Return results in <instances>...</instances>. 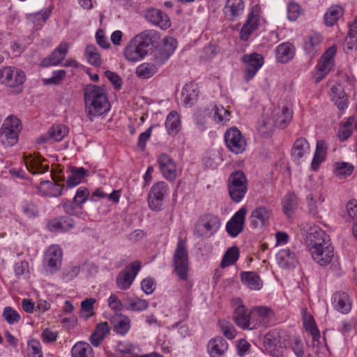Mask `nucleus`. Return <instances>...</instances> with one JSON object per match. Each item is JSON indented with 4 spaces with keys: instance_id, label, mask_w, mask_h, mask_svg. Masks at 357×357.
Instances as JSON below:
<instances>
[{
    "instance_id": "obj_33",
    "label": "nucleus",
    "mask_w": 357,
    "mask_h": 357,
    "mask_svg": "<svg viewBox=\"0 0 357 357\" xmlns=\"http://www.w3.org/2000/svg\"><path fill=\"white\" fill-rule=\"evenodd\" d=\"M295 47L291 43H282L275 50L277 60L280 63H287L294 56Z\"/></svg>"
},
{
    "instance_id": "obj_53",
    "label": "nucleus",
    "mask_w": 357,
    "mask_h": 357,
    "mask_svg": "<svg viewBox=\"0 0 357 357\" xmlns=\"http://www.w3.org/2000/svg\"><path fill=\"white\" fill-rule=\"evenodd\" d=\"M218 323L222 332L227 339L233 340L236 337V329L231 322L223 319L220 320Z\"/></svg>"
},
{
    "instance_id": "obj_26",
    "label": "nucleus",
    "mask_w": 357,
    "mask_h": 357,
    "mask_svg": "<svg viewBox=\"0 0 357 357\" xmlns=\"http://www.w3.org/2000/svg\"><path fill=\"white\" fill-rule=\"evenodd\" d=\"M38 190L40 193L47 197H59L64 193V185L58 184L55 181H43L40 182Z\"/></svg>"
},
{
    "instance_id": "obj_20",
    "label": "nucleus",
    "mask_w": 357,
    "mask_h": 357,
    "mask_svg": "<svg viewBox=\"0 0 357 357\" xmlns=\"http://www.w3.org/2000/svg\"><path fill=\"white\" fill-rule=\"evenodd\" d=\"M310 252L313 260L321 266L329 264L333 257V248L330 243L311 248Z\"/></svg>"
},
{
    "instance_id": "obj_21",
    "label": "nucleus",
    "mask_w": 357,
    "mask_h": 357,
    "mask_svg": "<svg viewBox=\"0 0 357 357\" xmlns=\"http://www.w3.org/2000/svg\"><path fill=\"white\" fill-rule=\"evenodd\" d=\"M68 132V128L64 125H54L48 132L37 139L38 144L50 143L61 141Z\"/></svg>"
},
{
    "instance_id": "obj_48",
    "label": "nucleus",
    "mask_w": 357,
    "mask_h": 357,
    "mask_svg": "<svg viewBox=\"0 0 357 357\" xmlns=\"http://www.w3.org/2000/svg\"><path fill=\"white\" fill-rule=\"evenodd\" d=\"M303 321L305 330L310 333L313 340H318L320 337V334L314 318L305 312L303 314Z\"/></svg>"
},
{
    "instance_id": "obj_57",
    "label": "nucleus",
    "mask_w": 357,
    "mask_h": 357,
    "mask_svg": "<svg viewBox=\"0 0 357 357\" xmlns=\"http://www.w3.org/2000/svg\"><path fill=\"white\" fill-rule=\"evenodd\" d=\"M80 272V267L76 264H70L63 271L62 277L65 282H68L76 278Z\"/></svg>"
},
{
    "instance_id": "obj_39",
    "label": "nucleus",
    "mask_w": 357,
    "mask_h": 357,
    "mask_svg": "<svg viewBox=\"0 0 357 357\" xmlns=\"http://www.w3.org/2000/svg\"><path fill=\"white\" fill-rule=\"evenodd\" d=\"M27 169L32 174H43L48 171L49 165H43L40 157L29 155L24 158Z\"/></svg>"
},
{
    "instance_id": "obj_7",
    "label": "nucleus",
    "mask_w": 357,
    "mask_h": 357,
    "mask_svg": "<svg viewBox=\"0 0 357 357\" xmlns=\"http://www.w3.org/2000/svg\"><path fill=\"white\" fill-rule=\"evenodd\" d=\"M169 191L168 185L163 181L154 183L148 195V204L153 211H160L162 207L165 197Z\"/></svg>"
},
{
    "instance_id": "obj_49",
    "label": "nucleus",
    "mask_w": 357,
    "mask_h": 357,
    "mask_svg": "<svg viewBox=\"0 0 357 357\" xmlns=\"http://www.w3.org/2000/svg\"><path fill=\"white\" fill-rule=\"evenodd\" d=\"M298 206V198L294 193L287 194L282 200L284 213L289 216Z\"/></svg>"
},
{
    "instance_id": "obj_12",
    "label": "nucleus",
    "mask_w": 357,
    "mask_h": 357,
    "mask_svg": "<svg viewBox=\"0 0 357 357\" xmlns=\"http://www.w3.org/2000/svg\"><path fill=\"white\" fill-rule=\"evenodd\" d=\"M231 305L234 308L233 320L243 330L249 329L250 326V311L239 298H233Z\"/></svg>"
},
{
    "instance_id": "obj_44",
    "label": "nucleus",
    "mask_w": 357,
    "mask_h": 357,
    "mask_svg": "<svg viewBox=\"0 0 357 357\" xmlns=\"http://www.w3.org/2000/svg\"><path fill=\"white\" fill-rule=\"evenodd\" d=\"M125 307L127 310L141 312L146 310L149 305L146 300L139 298H127L124 300Z\"/></svg>"
},
{
    "instance_id": "obj_9",
    "label": "nucleus",
    "mask_w": 357,
    "mask_h": 357,
    "mask_svg": "<svg viewBox=\"0 0 357 357\" xmlns=\"http://www.w3.org/2000/svg\"><path fill=\"white\" fill-rule=\"evenodd\" d=\"M273 317V312L269 307L261 306L252 308L250 310V330L256 329L261 326H268Z\"/></svg>"
},
{
    "instance_id": "obj_61",
    "label": "nucleus",
    "mask_w": 357,
    "mask_h": 357,
    "mask_svg": "<svg viewBox=\"0 0 357 357\" xmlns=\"http://www.w3.org/2000/svg\"><path fill=\"white\" fill-rule=\"evenodd\" d=\"M171 54L164 50L160 46L157 48L153 54V62L157 64L158 67L163 65L170 57Z\"/></svg>"
},
{
    "instance_id": "obj_14",
    "label": "nucleus",
    "mask_w": 357,
    "mask_h": 357,
    "mask_svg": "<svg viewBox=\"0 0 357 357\" xmlns=\"http://www.w3.org/2000/svg\"><path fill=\"white\" fill-rule=\"evenodd\" d=\"M264 347L273 357H282L284 355V349L280 342V335L277 331H269L265 335Z\"/></svg>"
},
{
    "instance_id": "obj_10",
    "label": "nucleus",
    "mask_w": 357,
    "mask_h": 357,
    "mask_svg": "<svg viewBox=\"0 0 357 357\" xmlns=\"http://www.w3.org/2000/svg\"><path fill=\"white\" fill-rule=\"evenodd\" d=\"M225 141L228 149L236 154L241 153L246 149V140L236 128H231L225 132Z\"/></svg>"
},
{
    "instance_id": "obj_34",
    "label": "nucleus",
    "mask_w": 357,
    "mask_h": 357,
    "mask_svg": "<svg viewBox=\"0 0 357 357\" xmlns=\"http://www.w3.org/2000/svg\"><path fill=\"white\" fill-rule=\"evenodd\" d=\"M332 100L340 109H344L348 106V99L344 88L340 83H335L331 87Z\"/></svg>"
},
{
    "instance_id": "obj_56",
    "label": "nucleus",
    "mask_w": 357,
    "mask_h": 357,
    "mask_svg": "<svg viewBox=\"0 0 357 357\" xmlns=\"http://www.w3.org/2000/svg\"><path fill=\"white\" fill-rule=\"evenodd\" d=\"M322 36L318 33H314L308 36L305 44V47L308 52H312L322 42Z\"/></svg>"
},
{
    "instance_id": "obj_36",
    "label": "nucleus",
    "mask_w": 357,
    "mask_h": 357,
    "mask_svg": "<svg viewBox=\"0 0 357 357\" xmlns=\"http://www.w3.org/2000/svg\"><path fill=\"white\" fill-rule=\"evenodd\" d=\"M198 95L197 85L193 82L185 84L181 92L183 102L185 106L192 105L197 101Z\"/></svg>"
},
{
    "instance_id": "obj_31",
    "label": "nucleus",
    "mask_w": 357,
    "mask_h": 357,
    "mask_svg": "<svg viewBox=\"0 0 357 357\" xmlns=\"http://www.w3.org/2000/svg\"><path fill=\"white\" fill-rule=\"evenodd\" d=\"M344 9L342 6L335 4L330 6L324 15V23L326 26L331 27L344 15Z\"/></svg>"
},
{
    "instance_id": "obj_16",
    "label": "nucleus",
    "mask_w": 357,
    "mask_h": 357,
    "mask_svg": "<svg viewBox=\"0 0 357 357\" xmlns=\"http://www.w3.org/2000/svg\"><path fill=\"white\" fill-rule=\"evenodd\" d=\"M246 214V208L242 207L228 221L226 225V230L230 236L236 237L243 231Z\"/></svg>"
},
{
    "instance_id": "obj_30",
    "label": "nucleus",
    "mask_w": 357,
    "mask_h": 357,
    "mask_svg": "<svg viewBox=\"0 0 357 357\" xmlns=\"http://www.w3.org/2000/svg\"><path fill=\"white\" fill-rule=\"evenodd\" d=\"M74 220L69 217L62 216L49 221L47 227L52 232H65L74 227Z\"/></svg>"
},
{
    "instance_id": "obj_41",
    "label": "nucleus",
    "mask_w": 357,
    "mask_h": 357,
    "mask_svg": "<svg viewBox=\"0 0 357 357\" xmlns=\"http://www.w3.org/2000/svg\"><path fill=\"white\" fill-rule=\"evenodd\" d=\"M327 153V144L324 140H318L316 150L312 162V168L317 170L319 165L324 161Z\"/></svg>"
},
{
    "instance_id": "obj_24",
    "label": "nucleus",
    "mask_w": 357,
    "mask_h": 357,
    "mask_svg": "<svg viewBox=\"0 0 357 357\" xmlns=\"http://www.w3.org/2000/svg\"><path fill=\"white\" fill-rule=\"evenodd\" d=\"M332 305L338 312L347 314L352 307V301L347 292L338 291L332 296Z\"/></svg>"
},
{
    "instance_id": "obj_51",
    "label": "nucleus",
    "mask_w": 357,
    "mask_h": 357,
    "mask_svg": "<svg viewBox=\"0 0 357 357\" xmlns=\"http://www.w3.org/2000/svg\"><path fill=\"white\" fill-rule=\"evenodd\" d=\"M239 257V250L237 247L229 248L225 253L222 261L221 266L222 268L228 267L234 264Z\"/></svg>"
},
{
    "instance_id": "obj_40",
    "label": "nucleus",
    "mask_w": 357,
    "mask_h": 357,
    "mask_svg": "<svg viewBox=\"0 0 357 357\" xmlns=\"http://www.w3.org/2000/svg\"><path fill=\"white\" fill-rule=\"evenodd\" d=\"M241 279L243 284L252 290H259L262 287V281L255 272H242Z\"/></svg>"
},
{
    "instance_id": "obj_4",
    "label": "nucleus",
    "mask_w": 357,
    "mask_h": 357,
    "mask_svg": "<svg viewBox=\"0 0 357 357\" xmlns=\"http://www.w3.org/2000/svg\"><path fill=\"white\" fill-rule=\"evenodd\" d=\"M22 129V124L19 119L10 115L3 121L0 130V140L9 146L15 144L18 139V135Z\"/></svg>"
},
{
    "instance_id": "obj_19",
    "label": "nucleus",
    "mask_w": 357,
    "mask_h": 357,
    "mask_svg": "<svg viewBox=\"0 0 357 357\" xmlns=\"http://www.w3.org/2000/svg\"><path fill=\"white\" fill-rule=\"evenodd\" d=\"M329 241V236L324 230L317 227L310 228L305 238L309 251H310L311 248H317L324 244L326 245L330 243Z\"/></svg>"
},
{
    "instance_id": "obj_58",
    "label": "nucleus",
    "mask_w": 357,
    "mask_h": 357,
    "mask_svg": "<svg viewBox=\"0 0 357 357\" xmlns=\"http://www.w3.org/2000/svg\"><path fill=\"white\" fill-rule=\"evenodd\" d=\"M27 347L29 357H43L41 344L38 340H31L29 341Z\"/></svg>"
},
{
    "instance_id": "obj_17",
    "label": "nucleus",
    "mask_w": 357,
    "mask_h": 357,
    "mask_svg": "<svg viewBox=\"0 0 357 357\" xmlns=\"http://www.w3.org/2000/svg\"><path fill=\"white\" fill-rule=\"evenodd\" d=\"M336 54L335 46L329 47L321 56V59L317 65L319 76L316 78L317 82L321 80L334 66V57Z\"/></svg>"
},
{
    "instance_id": "obj_6",
    "label": "nucleus",
    "mask_w": 357,
    "mask_h": 357,
    "mask_svg": "<svg viewBox=\"0 0 357 357\" xmlns=\"http://www.w3.org/2000/svg\"><path fill=\"white\" fill-rule=\"evenodd\" d=\"M25 79V73L15 67L6 66L0 70V82L8 87L19 88Z\"/></svg>"
},
{
    "instance_id": "obj_47",
    "label": "nucleus",
    "mask_w": 357,
    "mask_h": 357,
    "mask_svg": "<svg viewBox=\"0 0 357 357\" xmlns=\"http://www.w3.org/2000/svg\"><path fill=\"white\" fill-rule=\"evenodd\" d=\"M73 357H93L91 347L85 342L76 343L71 350Z\"/></svg>"
},
{
    "instance_id": "obj_37",
    "label": "nucleus",
    "mask_w": 357,
    "mask_h": 357,
    "mask_svg": "<svg viewBox=\"0 0 357 357\" xmlns=\"http://www.w3.org/2000/svg\"><path fill=\"white\" fill-rule=\"evenodd\" d=\"M110 328L107 322H100L96 326L90 337V342L94 347H98L109 333Z\"/></svg>"
},
{
    "instance_id": "obj_52",
    "label": "nucleus",
    "mask_w": 357,
    "mask_h": 357,
    "mask_svg": "<svg viewBox=\"0 0 357 357\" xmlns=\"http://www.w3.org/2000/svg\"><path fill=\"white\" fill-rule=\"evenodd\" d=\"M335 173L336 176L340 178H344L350 176L354 169V167L352 164L345 162H337L335 163Z\"/></svg>"
},
{
    "instance_id": "obj_27",
    "label": "nucleus",
    "mask_w": 357,
    "mask_h": 357,
    "mask_svg": "<svg viewBox=\"0 0 357 357\" xmlns=\"http://www.w3.org/2000/svg\"><path fill=\"white\" fill-rule=\"evenodd\" d=\"M244 8L243 0H227L223 10L225 17L233 21L243 13Z\"/></svg>"
},
{
    "instance_id": "obj_45",
    "label": "nucleus",
    "mask_w": 357,
    "mask_h": 357,
    "mask_svg": "<svg viewBox=\"0 0 357 357\" xmlns=\"http://www.w3.org/2000/svg\"><path fill=\"white\" fill-rule=\"evenodd\" d=\"M348 27L349 31L345 43L347 48L352 50L357 47V15L352 22L348 23Z\"/></svg>"
},
{
    "instance_id": "obj_35",
    "label": "nucleus",
    "mask_w": 357,
    "mask_h": 357,
    "mask_svg": "<svg viewBox=\"0 0 357 357\" xmlns=\"http://www.w3.org/2000/svg\"><path fill=\"white\" fill-rule=\"evenodd\" d=\"M62 250L58 245L50 246L45 253V261L48 267L57 269L61 263Z\"/></svg>"
},
{
    "instance_id": "obj_28",
    "label": "nucleus",
    "mask_w": 357,
    "mask_h": 357,
    "mask_svg": "<svg viewBox=\"0 0 357 357\" xmlns=\"http://www.w3.org/2000/svg\"><path fill=\"white\" fill-rule=\"evenodd\" d=\"M276 260L278 265L284 268H294L298 263L296 254L289 248L280 250L276 255Z\"/></svg>"
},
{
    "instance_id": "obj_1",
    "label": "nucleus",
    "mask_w": 357,
    "mask_h": 357,
    "mask_svg": "<svg viewBox=\"0 0 357 357\" xmlns=\"http://www.w3.org/2000/svg\"><path fill=\"white\" fill-rule=\"evenodd\" d=\"M85 107L91 121L109 110L110 105L105 89L96 85H88L84 89Z\"/></svg>"
},
{
    "instance_id": "obj_50",
    "label": "nucleus",
    "mask_w": 357,
    "mask_h": 357,
    "mask_svg": "<svg viewBox=\"0 0 357 357\" xmlns=\"http://www.w3.org/2000/svg\"><path fill=\"white\" fill-rule=\"evenodd\" d=\"M85 56L91 65L98 66L101 64V56L95 45H88L86 47Z\"/></svg>"
},
{
    "instance_id": "obj_54",
    "label": "nucleus",
    "mask_w": 357,
    "mask_h": 357,
    "mask_svg": "<svg viewBox=\"0 0 357 357\" xmlns=\"http://www.w3.org/2000/svg\"><path fill=\"white\" fill-rule=\"evenodd\" d=\"M2 315L9 324L18 323L21 319L20 314L11 307H4Z\"/></svg>"
},
{
    "instance_id": "obj_25",
    "label": "nucleus",
    "mask_w": 357,
    "mask_h": 357,
    "mask_svg": "<svg viewBox=\"0 0 357 357\" xmlns=\"http://www.w3.org/2000/svg\"><path fill=\"white\" fill-rule=\"evenodd\" d=\"M310 152V146L307 140L304 137H299L294 142L291 149V158L297 162L301 159L307 158Z\"/></svg>"
},
{
    "instance_id": "obj_22",
    "label": "nucleus",
    "mask_w": 357,
    "mask_h": 357,
    "mask_svg": "<svg viewBox=\"0 0 357 357\" xmlns=\"http://www.w3.org/2000/svg\"><path fill=\"white\" fill-rule=\"evenodd\" d=\"M146 19L153 25L162 29H167L171 26L169 16L164 12L156 8H149L145 13Z\"/></svg>"
},
{
    "instance_id": "obj_62",
    "label": "nucleus",
    "mask_w": 357,
    "mask_h": 357,
    "mask_svg": "<svg viewBox=\"0 0 357 357\" xmlns=\"http://www.w3.org/2000/svg\"><path fill=\"white\" fill-rule=\"evenodd\" d=\"M21 207L22 212L26 217L33 218L38 215V210L33 203L24 202L22 204Z\"/></svg>"
},
{
    "instance_id": "obj_59",
    "label": "nucleus",
    "mask_w": 357,
    "mask_h": 357,
    "mask_svg": "<svg viewBox=\"0 0 357 357\" xmlns=\"http://www.w3.org/2000/svg\"><path fill=\"white\" fill-rule=\"evenodd\" d=\"M96 300L93 298H86L82 301L81 303V313L83 317L89 318L91 317L93 313V305Z\"/></svg>"
},
{
    "instance_id": "obj_11",
    "label": "nucleus",
    "mask_w": 357,
    "mask_h": 357,
    "mask_svg": "<svg viewBox=\"0 0 357 357\" xmlns=\"http://www.w3.org/2000/svg\"><path fill=\"white\" fill-rule=\"evenodd\" d=\"M140 268L141 264L139 261L128 265L116 276V282L118 288L122 290L130 288Z\"/></svg>"
},
{
    "instance_id": "obj_32",
    "label": "nucleus",
    "mask_w": 357,
    "mask_h": 357,
    "mask_svg": "<svg viewBox=\"0 0 357 357\" xmlns=\"http://www.w3.org/2000/svg\"><path fill=\"white\" fill-rule=\"evenodd\" d=\"M227 349V342L222 337H214L208 344V353L211 357H223Z\"/></svg>"
},
{
    "instance_id": "obj_8",
    "label": "nucleus",
    "mask_w": 357,
    "mask_h": 357,
    "mask_svg": "<svg viewBox=\"0 0 357 357\" xmlns=\"http://www.w3.org/2000/svg\"><path fill=\"white\" fill-rule=\"evenodd\" d=\"M244 65V75L246 82L252 79L264 64V57L257 52L245 54L241 57Z\"/></svg>"
},
{
    "instance_id": "obj_42",
    "label": "nucleus",
    "mask_w": 357,
    "mask_h": 357,
    "mask_svg": "<svg viewBox=\"0 0 357 357\" xmlns=\"http://www.w3.org/2000/svg\"><path fill=\"white\" fill-rule=\"evenodd\" d=\"M204 115H212L215 121L225 124L229 120L230 112L222 105H213L211 107V112H204Z\"/></svg>"
},
{
    "instance_id": "obj_64",
    "label": "nucleus",
    "mask_w": 357,
    "mask_h": 357,
    "mask_svg": "<svg viewBox=\"0 0 357 357\" xmlns=\"http://www.w3.org/2000/svg\"><path fill=\"white\" fill-rule=\"evenodd\" d=\"M89 191L85 187H80L77 189L75 196L74 197V202L77 204L82 205L86 202Z\"/></svg>"
},
{
    "instance_id": "obj_46",
    "label": "nucleus",
    "mask_w": 357,
    "mask_h": 357,
    "mask_svg": "<svg viewBox=\"0 0 357 357\" xmlns=\"http://www.w3.org/2000/svg\"><path fill=\"white\" fill-rule=\"evenodd\" d=\"M181 122L178 114L175 112H171L167 116L165 127L169 135H176L180 129Z\"/></svg>"
},
{
    "instance_id": "obj_55",
    "label": "nucleus",
    "mask_w": 357,
    "mask_h": 357,
    "mask_svg": "<svg viewBox=\"0 0 357 357\" xmlns=\"http://www.w3.org/2000/svg\"><path fill=\"white\" fill-rule=\"evenodd\" d=\"M289 347L294 351L296 357H303L304 355V346L301 339L294 336L289 340Z\"/></svg>"
},
{
    "instance_id": "obj_43",
    "label": "nucleus",
    "mask_w": 357,
    "mask_h": 357,
    "mask_svg": "<svg viewBox=\"0 0 357 357\" xmlns=\"http://www.w3.org/2000/svg\"><path fill=\"white\" fill-rule=\"evenodd\" d=\"M157 64L153 63H143L136 68L135 73L137 76L142 79H148L153 76L158 70Z\"/></svg>"
},
{
    "instance_id": "obj_38",
    "label": "nucleus",
    "mask_w": 357,
    "mask_h": 357,
    "mask_svg": "<svg viewBox=\"0 0 357 357\" xmlns=\"http://www.w3.org/2000/svg\"><path fill=\"white\" fill-rule=\"evenodd\" d=\"M112 322L114 325V331L120 335L127 334L131 327L130 319L128 316L121 314L114 317Z\"/></svg>"
},
{
    "instance_id": "obj_3",
    "label": "nucleus",
    "mask_w": 357,
    "mask_h": 357,
    "mask_svg": "<svg viewBox=\"0 0 357 357\" xmlns=\"http://www.w3.org/2000/svg\"><path fill=\"white\" fill-rule=\"evenodd\" d=\"M227 188L231 200L239 203L248 191L247 178L244 173L241 171L231 173L228 178Z\"/></svg>"
},
{
    "instance_id": "obj_5",
    "label": "nucleus",
    "mask_w": 357,
    "mask_h": 357,
    "mask_svg": "<svg viewBox=\"0 0 357 357\" xmlns=\"http://www.w3.org/2000/svg\"><path fill=\"white\" fill-rule=\"evenodd\" d=\"M174 264L176 275L180 279L186 280L188 272V252L185 242L181 238L178 239L175 250Z\"/></svg>"
},
{
    "instance_id": "obj_60",
    "label": "nucleus",
    "mask_w": 357,
    "mask_h": 357,
    "mask_svg": "<svg viewBox=\"0 0 357 357\" xmlns=\"http://www.w3.org/2000/svg\"><path fill=\"white\" fill-rule=\"evenodd\" d=\"M292 116V112L288 107H284L282 110V115L278 117L276 123L280 128L283 129L287 127Z\"/></svg>"
},
{
    "instance_id": "obj_2",
    "label": "nucleus",
    "mask_w": 357,
    "mask_h": 357,
    "mask_svg": "<svg viewBox=\"0 0 357 357\" xmlns=\"http://www.w3.org/2000/svg\"><path fill=\"white\" fill-rule=\"evenodd\" d=\"M153 33L145 31L136 35L123 50L125 58L130 62H137L143 59L153 45Z\"/></svg>"
},
{
    "instance_id": "obj_13",
    "label": "nucleus",
    "mask_w": 357,
    "mask_h": 357,
    "mask_svg": "<svg viewBox=\"0 0 357 357\" xmlns=\"http://www.w3.org/2000/svg\"><path fill=\"white\" fill-rule=\"evenodd\" d=\"M220 222L217 217L207 215L201 218L196 224L194 234L198 237H208L219 228Z\"/></svg>"
},
{
    "instance_id": "obj_29",
    "label": "nucleus",
    "mask_w": 357,
    "mask_h": 357,
    "mask_svg": "<svg viewBox=\"0 0 357 357\" xmlns=\"http://www.w3.org/2000/svg\"><path fill=\"white\" fill-rule=\"evenodd\" d=\"M271 211L264 206L255 208L251 213L250 220L254 228H261L268 221L271 217Z\"/></svg>"
},
{
    "instance_id": "obj_18",
    "label": "nucleus",
    "mask_w": 357,
    "mask_h": 357,
    "mask_svg": "<svg viewBox=\"0 0 357 357\" xmlns=\"http://www.w3.org/2000/svg\"><path fill=\"white\" fill-rule=\"evenodd\" d=\"M259 13L260 7L258 5L252 6L248 19L241 30L240 38L241 40H247L251 33L257 29Z\"/></svg>"
},
{
    "instance_id": "obj_15",
    "label": "nucleus",
    "mask_w": 357,
    "mask_h": 357,
    "mask_svg": "<svg viewBox=\"0 0 357 357\" xmlns=\"http://www.w3.org/2000/svg\"><path fill=\"white\" fill-rule=\"evenodd\" d=\"M69 48V43L66 42L61 43L50 55L42 60L40 66L43 68H47L61 64L68 54Z\"/></svg>"
},
{
    "instance_id": "obj_23",
    "label": "nucleus",
    "mask_w": 357,
    "mask_h": 357,
    "mask_svg": "<svg viewBox=\"0 0 357 357\" xmlns=\"http://www.w3.org/2000/svg\"><path fill=\"white\" fill-rule=\"evenodd\" d=\"M158 162L160 170L165 178L173 181L176 178V166L169 155L165 153L161 154L158 159Z\"/></svg>"
},
{
    "instance_id": "obj_63",
    "label": "nucleus",
    "mask_w": 357,
    "mask_h": 357,
    "mask_svg": "<svg viewBox=\"0 0 357 357\" xmlns=\"http://www.w3.org/2000/svg\"><path fill=\"white\" fill-rule=\"evenodd\" d=\"M177 45L176 40L172 37H165L162 41V44L160 45L164 50L172 54L176 50Z\"/></svg>"
}]
</instances>
